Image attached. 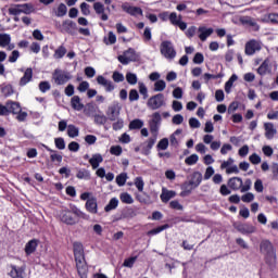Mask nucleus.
I'll return each mask as SVG.
<instances>
[{
	"label": "nucleus",
	"instance_id": "nucleus-63",
	"mask_svg": "<svg viewBox=\"0 0 278 278\" xmlns=\"http://www.w3.org/2000/svg\"><path fill=\"white\" fill-rule=\"evenodd\" d=\"M128 99L130 102L138 101V99H140V94L138 93V90L131 89L129 91Z\"/></svg>",
	"mask_w": 278,
	"mask_h": 278
},
{
	"label": "nucleus",
	"instance_id": "nucleus-4",
	"mask_svg": "<svg viewBox=\"0 0 278 278\" xmlns=\"http://www.w3.org/2000/svg\"><path fill=\"white\" fill-rule=\"evenodd\" d=\"M160 49L161 55L166 60H175V58H177V50H175V46L172 41H162Z\"/></svg>",
	"mask_w": 278,
	"mask_h": 278
},
{
	"label": "nucleus",
	"instance_id": "nucleus-18",
	"mask_svg": "<svg viewBox=\"0 0 278 278\" xmlns=\"http://www.w3.org/2000/svg\"><path fill=\"white\" fill-rule=\"evenodd\" d=\"M242 178L240 177H232L228 180V188H230L231 190L238 191V190H242Z\"/></svg>",
	"mask_w": 278,
	"mask_h": 278
},
{
	"label": "nucleus",
	"instance_id": "nucleus-10",
	"mask_svg": "<svg viewBox=\"0 0 278 278\" xmlns=\"http://www.w3.org/2000/svg\"><path fill=\"white\" fill-rule=\"evenodd\" d=\"M245 55H255L257 51H262V43L252 39L245 43Z\"/></svg>",
	"mask_w": 278,
	"mask_h": 278
},
{
	"label": "nucleus",
	"instance_id": "nucleus-39",
	"mask_svg": "<svg viewBox=\"0 0 278 278\" xmlns=\"http://www.w3.org/2000/svg\"><path fill=\"white\" fill-rule=\"evenodd\" d=\"M118 207V199L112 198L109 204L104 207V212H112V210H116Z\"/></svg>",
	"mask_w": 278,
	"mask_h": 278
},
{
	"label": "nucleus",
	"instance_id": "nucleus-20",
	"mask_svg": "<svg viewBox=\"0 0 278 278\" xmlns=\"http://www.w3.org/2000/svg\"><path fill=\"white\" fill-rule=\"evenodd\" d=\"M34 78V70L31 67L26 68L23 77L20 79V86H27L29 81Z\"/></svg>",
	"mask_w": 278,
	"mask_h": 278
},
{
	"label": "nucleus",
	"instance_id": "nucleus-30",
	"mask_svg": "<svg viewBox=\"0 0 278 278\" xmlns=\"http://www.w3.org/2000/svg\"><path fill=\"white\" fill-rule=\"evenodd\" d=\"M71 105L76 112H81V110H84V103H81V98H79V96L72 97Z\"/></svg>",
	"mask_w": 278,
	"mask_h": 278
},
{
	"label": "nucleus",
	"instance_id": "nucleus-24",
	"mask_svg": "<svg viewBox=\"0 0 278 278\" xmlns=\"http://www.w3.org/2000/svg\"><path fill=\"white\" fill-rule=\"evenodd\" d=\"M93 10L96 14L101 15V21H108L109 16L105 14V7L101 2H96L93 4Z\"/></svg>",
	"mask_w": 278,
	"mask_h": 278
},
{
	"label": "nucleus",
	"instance_id": "nucleus-64",
	"mask_svg": "<svg viewBox=\"0 0 278 278\" xmlns=\"http://www.w3.org/2000/svg\"><path fill=\"white\" fill-rule=\"evenodd\" d=\"M251 186H253V181H251V179H247L241 187V192H249V190H251Z\"/></svg>",
	"mask_w": 278,
	"mask_h": 278
},
{
	"label": "nucleus",
	"instance_id": "nucleus-1",
	"mask_svg": "<svg viewBox=\"0 0 278 278\" xmlns=\"http://www.w3.org/2000/svg\"><path fill=\"white\" fill-rule=\"evenodd\" d=\"M73 251L79 277L88 278V265H86V256L84 255V244L81 242H74Z\"/></svg>",
	"mask_w": 278,
	"mask_h": 278
},
{
	"label": "nucleus",
	"instance_id": "nucleus-22",
	"mask_svg": "<svg viewBox=\"0 0 278 278\" xmlns=\"http://www.w3.org/2000/svg\"><path fill=\"white\" fill-rule=\"evenodd\" d=\"M201 181H203V174H201V172H194L193 175H191L189 184L192 188H199V186H201Z\"/></svg>",
	"mask_w": 278,
	"mask_h": 278
},
{
	"label": "nucleus",
	"instance_id": "nucleus-33",
	"mask_svg": "<svg viewBox=\"0 0 278 278\" xmlns=\"http://www.w3.org/2000/svg\"><path fill=\"white\" fill-rule=\"evenodd\" d=\"M238 81V75L232 74L231 77L225 84V92L229 94L231 92V88H233V83Z\"/></svg>",
	"mask_w": 278,
	"mask_h": 278
},
{
	"label": "nucleus",
	"instance_id": "nucleus-31",
	"mask_svg": "<svg viewBox=\"0 0 278 278\" xmlns=\"http://www.w3.org/2000/svg\"><path fill=\"white\" fill-rule=\"evenodd\" d=\"M36 249H38V241L36 239L28 241L25 245L26 255H31V253L36 252Z\"/></svg>",
	"mask_w": 278,
	"mask_h": 278
},
{
	"label": "nucleus",
	"instance_id": "nucleus-3",
	"mask_svg": "<svg viewBox=\"0 0 278 278\" xmlns=\"http://www.w3.org/2000/svg\"><path fill=\"white\" fill-rule=\"evenodd\" d=\"M71 79H73L71 72H66L61 68H55L52 73V80L56 86H64V84H68Z\"/></svg>",
	"mask_w": 278,
	"mask_h": 278
},
{
	"label": "nucleus",
	"instance_id": "nucleus-59",
	"mask_svg": "<svg viewBox=\"0 0 278 278\" xmlns=\"http://www.w3.org/2000/svg\"><path fill=\"white\" fill-rule=\"evenodd\" d=\"M80 11L84 16H90V4L83 2L80 4Z\"/></svg>",
	"mask_w": 278,
	"mask_h": 278
},
{
	"label": "nucleus",
	"instance_id": "nucleus-12",
	"mask_svg": "<svg viewBox=\"0 0 278 278\" xmlns=\"http://www.w3.org/2000/svg\"><path fill=\"white\" fill-rule=\"evenodd\" d=\"M8 275L11 278H25V267L10 265Z\"/></svg>",
	"mask_w": 278,
	"mask_h": 278
},
{
	"label": "nucleus",
	"instance_id": "nucleus-25",
	"mask_svg": "<svg viewBox=\"0 0 278 278\" xmlns=\"http://www.w3.org/2000/svg\"><path fill=\"white\" fill-rule=\"evenodd\" d=\"M265 263L269 268H277V252H271V254H265Z\"/></svg>",
	"mask_w": 278,
	"mask_h": 278
},
{
	"label": "nucleus",
	"instance_id": "nucleus-53",
	"mask_svg": "<svg viewBox=\"0 0 278 278\" xmlns=\"http://www.w3.org/2000/svg\"><path fill=\"white\" fill-rule=\"evenodd\" d=\"M112 79L115 81V84H121L122 81H125V75H123L121 72H114Z\"/></svg>",
	"mask_w": 278,
	"mask_h": 278
},
{
	"label": "nucleus",
	"instance_id": "nucleus-15",
	"mask_svg": "<svg viewBox=\"0 0 278 278\" xmlns=\"http://www.w3.org/2000/svg\"><path fill=\"white\" fill-rule=\"evenodd\" d=\"M122 10L126 12V14H130V16H137L138 14L142 16V10L140 7H131L129 3L122 4Z\"/></svg>",
	"mask_w": 278,
	"mask_h": 278
},
{
	"label": "nucleus",
	"instance_id": "nucleus-8",
	"mask_svg": "<svg viewBox=\"0 0 278 278\" xmlns=\"http://www.w3.org/2000/svg\"><path fill=\"white\" fill-rule=\"evenodd\" d=\"M147 105L150 110H160V108L166 105V102L164 101V93H157L155 96H152L148 100Z\"/></svg>",
	"mask_w": 278,
	"mask_h": 278
},
{
	"label": "nucleus",
	"instance_id": "nucleus-14",
	"mask_svg": "<svg viewBox=\"0 0 278 278\" xmlns=\"http://www.w3.org/2000/svg\"><path fill=\"white\" fill-rule=\"evenodd\" d=\"M260 251L263 255H270L275 253V245L268 240H263L260 244Z\"/></svg>",
	"mask_w": 278,
	"mask_h": 278
},
{
	"label": "nucleus",
	"instance_id": "nucleus-16",
	"mask_svg": "<svg viewBox=\"0 0 278 278\" xmlns=\"http://www.w3.org/2000/svg\"><path fill=\"white\" fill-rule=\"evenodd\" d=\"M85 207L89 214H98L99 213V205L97 204V198L91 197L87 200Z\"/></svg>",
	"mask_w": 278,
	"mask_h": 278
},
{
	"label": "nucleus",
	"instance_id": "nucleus-40",
	"mask_svg": "<svg viewBox=\"0 0 278 278\" xmlns=\"http://www.w3.org/2000/svg\"><path fill=\"white\" fill-rule=\"evenodd\" d=\"M126 81L130 86H136V84H138V75H136V74H134L131 72H128L126 74Z\"/></svg>",
	"mask_w": 278,
	"mask_h": 278
},
{
	"label": "nucleus",
	"instance_id": "nucleus-9",
	"mask_svg": "<svg viewBox=\"0 0 278 278\" xmlns=\"http://www.w3.org/2000/svg\"><path fill=\"white\" fill-rule=\"evenodd\" d=\"M181 15H177V12L169 13V23L170 25H174L175 27H179L181 31H186L188 28V24L184 21H181Z\"/></svg>",
	"mask_w": 278,
	"mask_h": 278
},
{
	"label": "nucleus",
	"instance_id": "nucleus-61",
	"mask_svg": "<svg viewBox=\"0 0 278 278\" xmlns=\"http://www.w3.org/2000/svg\"><path fill=\"white\" fill-rule=\"evenodd\" d=\"M254 200L255 194H253L252 192H248L241 197V201H243V203H251Z\"/></svg>",
	"mask_w": 278,
	"mask_h": 278
},
{
	"label": "nucleus",
	"instance_id": "nucleus-27",
	"mask_svg": "<svg viewBox=\"0 0 278 278\" xmlns=\"http://www.w3.org/2000/svg\"><path fill=\"white\" fill-rule=\"evenodd\" d=\"M155 142H157V136L150 137L147 141V146L142 150L143 155H150L151 149L155 146Z\"/></svg>",
	"mask_w": 278,
	"mask_h": 278
},
{
	"label": "nucleus",
	"instance_id": "nucleus-48",
	"mask_svg": "<svg viewBox=\"0 0 278 278\" xmlns=\"http://www.w3.org/2000/svg\"><path fill=\"white\" fill-rule=\"evenodd\" d=\"M168 224H165L163 226H159L150 231H148V236H157V233H162L165 229H168Z\"/></svg>",
	"mask_w": 278,
	"mask_h": 278
},
{
	"label": "nucleus",
	"instance_id": "nucleus-28",
	"mask_svg": "<svg viewBox=\"0 0 278 278\" xmlns=\"http://www.w3.org/2000/svg\"><path fill=\"white\" fill-rule=\"evenodd\" d=\"M63 29L67 34H75V31H77V23H75L71 20H66L63 22Z\"/></svg>",
	"mask_w": 278,
	"mask_h": 278
},
{
	"label": "nucleus",
	"instance_id": "nucleus-46",
	"mask_svg": "<svg viewBox=\"0 0 278 278\" xmlns=\"http://www.w3.org/2000/svg\"><path fill=\"white\" fill-rule=\"evenodd\" d=\"M108 116L104 114H96L94 115V124L96 125H105L108 123Z\"/></svg>",
	"mask_w": 278,
	"mask_h": 278
},
{
	"label": "nucleus",
	"instance_id": "nucleus-44",
	"mask_svg": "<svg viewBox=\"0 0 278 278\" xmlns=\"http://www.w3.org/2000/svg\"><path fill=\"white\" fill-rule=\"evenodd\" d=\"M144 122L142 119H134L129 123V129H142Z\"/></svg>",
	"mask_w": 278,
	"mask_h": 278
},
{
	"label": "nucleus",
	"instance_id": "nucleus-32",
	"mask_svg": "<svg viewBox=\"0 0 278 278\" xmlns=\"http://www.w3.org/2000/svg\"><path fill=\"white\" fill-rule=\"evenodd\" d=\"M242 25H249L250 27H254L255 30H260V25H257V22L251 16H243L241 17Z\"/></svg>",
	"mask_w": 278,
	"mask_h": 278
},
{
	"label": "nucleus",
	"instance_id": "nucleus-13",
	"mask_svg": "<svg viewBox=\"0 0 278 278\" xmlns=\"http://www.w3.org/2000/svg\"><path fill=\"white\" fill-rule=\"evenodd\" d=\"M97 81L99 86H103V88H105V92H113L114 88H116L114 83H112V80H108L104 76L99 75L97 77Z\"/></svg>",
	"mask_w": 278,
	"mask_h": 278
},
{
	"label": "nucleus",
	"instance_id": "nucleus-11",
	"mask_svg": "<svg viewBox=\"0 0 278 278\" xmlns=\"http://www.w3.org/2000/svg\"><path fill=\"white\" fill-rule=\"evenodd\" d=\"M235 229L239 231V233H242L243 236H249V233H255L257 229L255 226L251 224H242V223H236L233 224Z\"/></svg>",
	"mask_w": 278,
	"mask_h": 278
},
{
	"label": "nucleus",
	"instance_id": "nucleus-57",
	"mask_svg": "<svg viewBox=\"0 0 278 278\" xmlns=\"http://www.w3.org/2000/svg\"><path fill=\"white\" fill-rule=\"evenodd\" d=\"M111 155H123V148L121 146H112L110 149Z\"/></svg>",
	"mask_w": 278,
	"mask_h": 278
},
{
	"label": "nucleus",
	"instance_id": "nucleus-37",
	"mask_svg": "<svg viewBox=\"0 0 278 278\" xmlns=\"http://www.w3.org/2000/svg\"><path fill=\"white\" fill-rule=\"evenodd\" d=\"M77 179H85L86 181L90 180V170L86 169V168H81L77 170L76 174Z\"/></svg>",
	"mask_w": 278,
	"mask_h": 278
},
{
	"label": "nucleus",
	"instance_id": "nucleus-42",
	"mask_svg": "<svg viewBox=\"0 0 278 278\" xmlns=\"http://www.w3.org/2000/svg\"><path fill=\"white\" fill-rule=\"evenodd\" d=\"M7 105L9 108V113L18 114L21 112V104L16 102H9Z\"/></svg>",
	"mask_w": 278,
	"mask_h": 278
},
{
	"label": "nucleus",
	"instance_id": "nucleus-49",
	"mask_svg": "<svg viewBox=\"0 0 278 278\" xmlns=\"http://www.w3.org/2000/svg\"><path fill=\"white\" fill-rule=\"evenodd\" d=\"M115 181L119 187L125 186V184H127V173H122L117 175Z\"/></svg>",
	"mask_w": 278,
	"mask_h": 278
},
{
	"label": "nucleus",
	"instance_id": "nucleus-58",
	"mask_svg": "<svg viewBox=\"0 0 278 278\" xmlns=\"http://www.w3.org/2000/svg\"><path fill=\"white\" fill-rule=\"evenodd\" d=\"M249 161L254 165L262 164V157L257 153L251 154Z\"/></svg>",
	"mask_w": 278,
	"mask_h": 278
},
{
	"label": "nucleus",
	"instance_id": "nucleus-7",
	"mask_svg": "<svg viewBox=\"0 0 278 278\" xmlns=\"http://www.w3.org/2000/svg\"><path fill=\"white\" fill-rule=\"evenodd\" d=\"M121 103H118V101H113L106 110V118L113 123L114 121H118V116H121Z\"/></svg>",
	"mask_w": 278,
	"mask_h": 278
},
{
	"label": "nucleus",
	"instance_id": "nucleus-34",
	"mask_svg": "<svg viewBox=\"0 0 278 278\" xmlns=\"http://www.w3.org/2000/svg\"><path fill=\"white\" fill-rule=\"evenodd\" d=\"M184 132L182 129H176L169 137V142L172 147H179V141L177 140V136L181 135Z\"/></svg>",
	"mask_w": 278,
	"mask_h": 278
},
{
	"label": "nucleus",
	"instance_id": "nucleus-52",
	"mask_svg": "<svg viewBox=\"0 0 278 278\" xmlns=\"http://www.w3.org/2000/svg\"><path fill=\"white\" fill-rule=\"evenodd\" d=\"M157 151H166L168 149V138H163L156 146Z\"/></svg>",
	"mask_w": 278,
	"mask_h": 278
},
{
	"label": "nucleus",
	"instance_id": "nucleus-45",
	"mask_svg": "<svg viewBox=\"0 0 278 278\" xmlns=\"http://www.w3.org/2000/svg\"><path fill=\"white\" fill-rule=\"evenodd\" d=\"M1 93L4 97H12V94H14V88L12 87V85H4L1 87Z\"/></svg>",
	"mask_w": 278,
	"mask_h": 278
},
{
	"label": "nucleus",
	"instance_id": "nucleus-5",
	"mask_svg": "<svg viewBox=\"0 0 278 278\" xmlns=\"http://www.w3.org/2000/svg\"><path fill=\"white\" fill-rule=\"evenodd\" d=\"M34 12H36V9L29 3L15 4L9 9V14H11V16H18V14H34Z\"/></svg>",
	"mask_w": 278,
	"mask_h": 278
},
{
	"label": "nucleus",
	"instance_id": "nucleus-62",
	"mask_svg": "<svg viewBox=\"0 0 278 278\" xmlns=\"http://www.w3.org/2000/svg\"><path fill=\"white\" fill-rule=\"evenodd\" d=\"M124 125H125V122L123 121V118L117 117L115 123H113L114 131H119V129H122Z\"/></svg>",
	"mask_w": 278,
	"mask_h": 278
},
{
	"label": "nucleus",
	"instance_id": "nucleus-56",
	"mask_svg": "<svg viewBox=\"0 0 278 278\" xmlns=\"http://www.w3.org/2000/svg\"><path fill=\"white\" fill-rule=\"evenodd\" d=\"M40 92H49L51 90V84L47 80L39 83Z\"/></svg>",
	"mask_w": 278,
	"mask_h": 278
},
{
	"label": "nucleus",
	"instance_id": "nucleus-54",
	"mask_svg": "<svg viewBox=\"0 0 278 278\" xmlns=\"http://www.w3.org/2000/svg\"><path fill=\"white\" fill-rule=\"evenodd\" d=\"M135 186L139 192H142L144 190V180L142 177L135 178Z\"/></svg>",
	"mask_w": 278,
	"mask_h": 278
},
{
	"label": "nucleus",
	"instance_id": "nucleus-38",
	"mask_svg": "<svg viewBox=\"0 0 278 278\" xmlns=\"http://www.w3.org/2000/svg\"><path fill=\"white\" fill-rule=\"evenodd\" d=\"M119 200L122 201V203H125L126 205H131V203H134V198L128 192L121 193Z\"/></svg>",
	"mask_w": 278,
	"mask_h": 278
},
{
	"label": "nucleus",
	"instance_id": "nucleus-2",
	"mask_svg": "<svg viewBox=\"0 0 278 278\" xmlns=\"http://www.w3.org/2000/svg\"><path fill=\"white\" fill-rule=\"evenodd\" d=\"M73 214L77 218H83L84 220H88V218H90V216H88V214L84 213L77 206L71 205L70 210L61 211L60 218H61L62 223H65V225H77V219H75V217H73Z\"/></svg>",
	"mask_w": 278,
	"mask_h": 278
},
{
	"label": "nucleus",
	"instance_id": "nucleus-26",
	"mask_svg": "<svg viewBox=\"0 0 278 278\" xmlns=\"http://www.w3.org/2000/svg\"><path fill=\"white\" fill-rule=\"evenodd\" d=\"M103 163V155L100 153L92 154V156L89 159V164H91V167L93 170H97L99 168V165Z\"/></svg>",
	"mask_w": 278,
	"mask_h": 278
},
{
	"label": "nucleus",
	"instance_id": "nucleus-47",
	"mask_svg": "<svg viewBox=\"0 0 278 278\" xmlns=\"http://www.w3.org/2000/svg\"><path fill=\"white\" fill-rule=\"evenodd\" d=\"M66 55V49L64 46H60L54 52L55 60H62Z\"/></svg>",
	"mask_w": 278,
	"mask_h": 278
},
{
	"label": "nucleus",
	"instance_id": "nucleus-35",
	"mask_svg": "<svg viewBox=\"0 0 278 278\" xmlns=\"http://www.w3.org/2000/svg\"><path fill=\"white\" fill-rule=\"evenodd\" d=\"M181 192H180V197H188V194H190L192 192V190H194V187H192V185L190 184V181H186L182 186H181Z\"/></svg>",
	"mask_w": 278,
	"mask_h": 278
},
{
	"label": "nucleus",
	"instance_id": "nucleus-21",
	"mask_svg": "<svg viewBox=\"0 0 278 278\" xmlns=\"http://www.w3.org/2000/svg\"><path fill=\"white\" fill-rule=\"evenodd\" d=\"M68 8L64 3H60L58 8L52 9V14H54V16H58L59 18L66 16Z\"/></svg>",
	"mask_w": 278,
	"mask_h": 278
},
{
	"label": "nucleus",
	"instance_id": "nucleus-23",
	"mask_svg": "<svg viewBox=\"0 0 278 278\" xmlns=\"http://www.w3.org/2000/svg\"><path fill=\"white\" fill-rule=\"evenodd\" d=\"M160 197L163 203H168L170 199H175V197H177V192L163 188Z\"/></svg>",
	"mask_w": 278,
	"mask_h": 278
},
{
	"label": "nucleus",
	"instance_id": "nucleus-19",
	"mask_svg": "<svg viewBox=\"0 0 278 278\" xmlns=\"http://www.w3.org/2000/svg\"><path fill=\"white\" fill-rule=\"evenodd\" d=\"M264 127H265V138H267V140H273L277 135V129L275 128V125H273V123H265Z\"/></svg>",
	"mask_w": 278,
	"mask_h": 278
},
{
	"label": "nucleus",
	"instance_id": "nucleus-60",
	"mask_svg": "<svg viewBox=\"0 0 278 278\" xmlns=\"http://www.w3.org/2000/svg\"><path fill=\"white\" fill-rule=\"evenodd\" d=\"M18 58H21V52H18V50H13L9 56V62L11 64H14V62H16Z\"/></svg>",
	"mask_w": 278,
	"mask_h": 278
},
{
	"label": "nucleus",
	"instance_id": "nucleus-50",
	"mask_svg": "<svg viewBox=\"0 0 278 278\" xmlns=\"http://www.w3.org/2000/svg\"><path fill=\"white\" fill-rule=\"evenodd\" d=\"M197 162H199V155L198 154H191L190 156H188L185 160V164H187V166H194V164H197Z\"/></svg>",
	"mask_w": 278,
	"mask_h": 278
},
{
	"label": "nucleus",
	"instance_id": "nucleus-51",
	"mask_svg": "<svg viewBox=\"0 0 278 278\" xmlns=\"http://www.w3.org/2000/svg\"><path fill=\"white\" fill-rule=\"evenodd\" d=\"M54 144H55L56 149H59L60 151H64V149H66V142L64 141V138H62V137L55 138Z\"/></svg>",
	"mask_w": 278,
	"mask_h": 278
},
{
	"label": "nucleus",
	"instance_id": "nucleus-29",
	"mask_svg": "<svg viewBox=\"0 0 278 278\" xmlns=\"http://www.w3.org/2000/svg\"><path fill=\"white\" fill-rule=\"evenodd\" d=\"M258 75L264 77L267 73H270V60L266 59L257 68Z\"/></svg>",
	"mask_w": 278,
	"mask_h": 278
},
{
	"label": "nucleus",
	"instance_id": "nucleus-41",
	"mask_svg": "<svg viewBox=\"0 0 278 278\" xmlns=\"http://www.w3.org/2000/svg\"><path fill=\"white\" fill-rule=\"evenodd\" d=\"M67 136L70 138H77V136H79V128H77L75 125H68L67 126Z\"/></svg>",
	"mask_w": 278,
	"mask_h": 278
},
{
	"label": "nucleus",
	"instance_id": "nucleus-55",
	"mask_svg": "<svg viewBox=\"0 0 278 278\" xmlns=\"http://www.w3.org/2000/svg\"><path fill=\"white\" fill-rule=\"evenodd\" d=\"M136 260H138V256L126 258L123 263V266H125L126 268H134V264H136Z\"/></svg>",
	"mask_w": 278,
	"mask_h": 278
},
{
	"label": "nucleus",
	"instance_id": "nucleus-6",
	"mask_svg": "<svg viewBox=\"0 0 278 278\" xmlns=\"http://www.w3.org/2000/svg\"><path fill=\"white\" fill-rule=\"evenodd\" d=\"M149 127L151 134H153V136H157L160 127H162V114H160V112H154L151 115V119L149 121Z\"/></svg>",
	"mask_w": 278,
	"mask_h": 278
},
{
	"label": "nucleus",
	"instance_id": "nucleus-43",
	"mask_svg": "<svg viewBox=\"0 0 278 278\" xmlns=\"http://www.w3.org/2000/svg\"><path fill=\"white\" fill-rule=\"evenodd\" d=\"M166 90V81L160 79L154 83V92H164Z\"/></svg>",
	"mask_w": 278,
	"mask_h": 278
},
{
	"label": "nucleus",
	"instance_id": "nucleus-36",
	"mask_svg": "<svg viewBox=\"0 0 278 278\" xmlns=\"http://www.w3.org/2000/svg\"><path fill=\"white\" fill-rule=\"evenodd\" d=\"M10 42H12L10 34H0V47L2 49H5Z\"/></svg>",
	"mask_w": 278,
	"mask_h": 278
},
{
	"label": "nucleus",
	"instance_id": "nucleus-17",
	"mask_svg": "<svg viewBox=\"0 0 278 278\" xmlns=\"http://www.w3.org/2000/svg\"><path fill=\"white\" fill-rule=\"evenodd\" d=\"M198 31L200 33L199 38L202 42H205L207 40V38H210V36L212 34H214V28H207L205 26H200L198 28Z\"/></svg>",
	"mask_w": 278,
	"mask_h": 278
}]
</instances>
